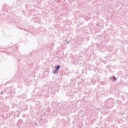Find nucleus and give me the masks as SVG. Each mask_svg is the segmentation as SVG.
<instances>
[{"mask_svg": "<svg viewBox=\"0 0 128 128\" xmlns=\"http://www.w3.org/2000/svg\"><path fill=\"white\" fill-rule=\"evenodd\" d=\"M55 68H56V70H58L60 68V65H58V66H56Z\"/></svg>", "mask_w": 128, "mask_h": 128, "instance_id": "nucleus-1", "label": "nucleus"}, {"mask_svg": "<svg viewBox=\"0 0 128 128\" xmlns=\"http://www.w3.org/2000/svg\"><path fill=\"white\" fill-rule=\"evenodd\" d=\"M113 80H116V77L114 76V77H113Z\"/></svg>", "mask_w": 128, "mask_h": 128, "instance_id": "nucleus-2", "label": "nucleus"}]
</instances>
